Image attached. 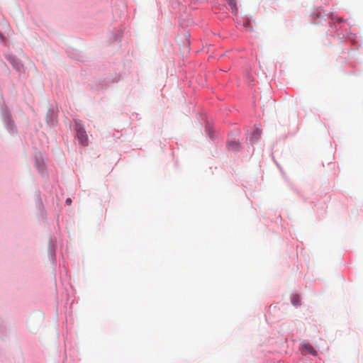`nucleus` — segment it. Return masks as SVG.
Masks as SVG:
<instances>
[{
  "label": "nucleus",
  "instance_id": "nucleus-1",
  "mask_svg": "<svg viewBox=\"0 0 363 363\" xmlns=\"http://www.w3.org/2000/svg\"><path fill=\"white\" fill-rule=\"evenodd\" d=\"M76 128L78 140L83 145H86L88 144V138L84 128L79 123H77Z\"/></svg>",
  "mask_w": 363,
  "mask_h": 363
},
{
  "label": "nucleus",
  "instance_id": "nucleus-2",
  "mask_svg": "<svg viewBox=\"0 0 363 363\" xmlns=\"http://www.w3.org/2000/svg\"><path fill=\"white\" fill-rule=\"evenodd\" d=\"M301 352L307 354H311L313 356L317 354V352L309 343H304L302 345Z\"/></svg>",
  "mask_w": 363,
  "mask_h": 363
},
{
  "label": "nucleus",
  "instance_id": "nucleus-3",
  "mask_svg": "<svg viewBox=\"0 0 363 363\" xmlns=\"http://www.w3.org/2000/svg\"><path fill=\"white\" fill-rule=\"evenodd\" d=\"M300 296L297 294L293 295L291 297V303L294 306H297L300 305Z\"/></svg>",
  "mask_w": 363,
  "mask_h": 363
},
{
  "label": "nucleus",
  "instance_id": "nucleus-4",
  "mask_svg": "<svg viewBox=\"0 0 363 363\" xmlns=\"http://www.w3.org/2000/svg\"><path fill=\"white\" fill-rule=\"evenodd\" d=\"M229 6L234 12H237L238 8L235 0H227Z\"/></svg>",
  "mask_w": 363,
  "mask_h": 363
},
{
  "label": "nucleus",
  "instance_id": "nucleus-5",
  "mask_svg": "<svg viewBox=\"0 0 363 363\" xmlns=\"http://www.w3.org/2000/svg\"><path fill=\"white\" fill-rule=\"evenodd\" d=\"M238 147V144L236 142H229L228 143V148L233 150H237Z\"/></svg>",
  "mask_w": 363,
  "mask_h": 363
},
{
  "label": "nucleus",
  "instance_id": "nucleus-6",
  "mask_svg": "<svg viewBox=\"0 0 363 363\" xmlns=\"http://www.w3.org/2000/svg\"><path fill=\"white\" fill-rule=\"evenodd\" d=\"M260 134H261V130H259L258 128L256 129L253 133L255 140H257L259 138Z\"/></svg>",
  "mask_w": 363,
  "mask_h": 363
},
{
  "label": "nucleus",
  "instance_id": "nucleus-7",
  "mask_svg": "<svg viewBox=\"0 0 363 363\" xmlns=\"http://www.w3.org/2000/svg\"><path fill=\"white\" fill-rule=\"evenodd\" d=\"M333 19L334 20H337L339 22H342L343 21V20L341 18H338V17L333 18Z\"/></svg>",
  "mask_w": 363,
  "mask_h": 363
},
{
  "label": "nucleus",
  "instance_id": "nucleus-8",
  "mask_svg": "<svg viewBox=\"0 0 363 363\" xmlns=\"http://www.w3.org/2000/svg\"><path fill=\"white\" fill-rule=\"evenodd\" d=\"M71 202V199H67V203H70Z\"/></svg>",
  "mask_w": 363,
  "mask_h": 363
}]
</instances>
